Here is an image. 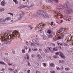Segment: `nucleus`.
<instances>
[{
    "instance_id": "obj_53",
    "label": "nucleus",
    "mask_w": 73,
    "mask_h": 73,
    "mask_svg": "<svg viewBox=\"0 0 73 73\" xmlns=\"http://www.w3.org/2000/svg\"><path fill=\"white\" fill-rule=\"evenodd\" d=\"M8 14H10V15H12V16H13V14L12 13H9Z\"/></svg>"
},
{
    "instance_id": "obj_37",
    "label": "nucleus",
    "mask_w": 73,
    "mask_h": 73,
    "mask_svg": "<svg viewBox=\"0 0 73 73\" xmlns=\"http://www.w3.org/2000/svg\"><path fill=\"white\" fill-rule=\"evenodd\" d=\"M25 6H24L23 5H22L20 6V8H25Z\"/></svg>"
},
{
    "instance_id": "obj_11",
    "label": "nucleus",
    "mask_w": 73,
    "mask_h": 73,
    "mask_svg": "<svg viewBox=\"0 0 73 73\" xmlns=\"http://www.w3.org/2000/svg\"><path fill=\"white\" fill-rule=\"evenodd\" d=\"M64 32H65V30L64 29H62L59 30V32L61 33H64Z\"/></svg>"
},
{
    "instance_id": "obj_25",
    "label": "nucleus",
    "mask_w": 73,
    "mask_h": 73,
    "mask_svg": "<svg viewBox=\"0 0 73 73\" xmlns=\"http://www.w3.org/2000/svg\"><path fill=\"white\" fill-rule=\"evenodd\" d=\"M50 66L51 67H54V64L53 63H51L50 64Z\"/></svg>"
},
{
    "instance_id": "obj_57",
    "label": "nucleus",
    "mask_w": 73,
    "mask_h": 73,
    "mask_svg": "<svg viewBox=\"0 0 73 73\" xmlns=\"http://www.w3.org/2000/svg\"><path fill=\"white\" fill-rule=\"evenodd\" d=\"M25 49H26V50H27V49H28V47H27V46H26L25 47Z\"/></svg>"
},
{
    "instance_id": "obj_5",
    "label": "nucleus",
    "mask_w": 73,
    "mask_h": 73,
    "mask_svg": "<svg viewBox=\"0 0 73 73\" xmlns=\"http://www.w3.org/2000/svg\"><path fill=\"white\" fill-rule=\"evenodd\" d=\"M58 8L59 9H64L65 7V5H58L57 6Z\"/></svg>"
},
{
    "instance_id": "obj_62",
    "label": "nucleus",
    "mask_w": 73,
    "mask_h": 73,
    "mask_svg": "<svg viewBox=\"0 0 73 73\" xmlns=\"http://www.w3.org/2000/svg\"><path fill=\"white\" fill-rule=\"evenodd\" d=\"M56 0H52V3H53V1H55Z\"/></svg>"
},
{
    "instance_id": "obj_59",
    "label": "nucleus",
    "mask_w": 73,
    "mask_h": 73,
    "mask_svg": "<svg viewBox=\"0 0 73 73\" xmlns=\"http://www.w3.org/2000/svg\"><path fill=\"white\" fill-rule=\"evenodd\" d=\"M12 52L13 53V54H15V52L14 51H12Z\"/></svg>"
},
{
    "instance_id": "obj_55",
    "label": "nucleus",
    "mask_w": 73,
    "mask_h": 73,
    "mask_svg": "<svg viewBox=\"0 0 73 73\" xmlns=\"http://www.w3.org/2000/svg\"><path fill=\"white\" fill-rule=\"evenodd\" d=\"M27 73H30V70H27Z\"/></svg>"
},
{
    "instance_id": "obj_56",
    "label": "nucleus",
    "mask_w": 73,
    "mask_h": 73,
    "mask_svg": "<svg viewBox=\"0 0 73 73\" xmlns=\"http://www.w3.org/2000/svg\"><path fill=\"white\" fill-rule=\"evenodd\" d=\"M68 11H69V10L65 11H64V13H65V12H68Z\"/></svg>"
},
{
    "instance_id": "obj_33",
    "label": "nucleus",
    "mask_w": 73,
    "mask_h": 73,
    "mask_svg": "<svg viewBox=\"0 0 73 73\" xmlns=\"http://www.w3.org/2000/svg\"><path fill=\"white\" fill-rule=\"evenodd\" d=\"M22 52L23 53H25V50L24 49H23Z\"/></svg>"
},
{
    "instance_id": "obj_12",
    "label": "nucleus",
    "mask_w": 73,
    "mask_h": 73,
    "mask_svg": "<svg viewBox=\"0 0 73 73\" xmlns=\"http://www.w3.org/2000/svg\"><path fill=\"white\" fill-rule=\"evenodd\" d=\"M5 21H6L5 19H4L3 18H1L0 19V22H1V23H5Z\"/></svg>"
},
{
    "instance_id": "obj_38",
    "label": "nucleus",
    "mask_w": 73,
    "mask_h": 73,
    "mask_svg": "<svg viewBox=\"0 0 73 73\" xmlns=\"http://www.w3.org/2000/svg\"><path fill=\"white\" fill-rule=\"evenodd\" d=\"M26 56L27 57V60H28L29 59V56L28 55V54L27 53L26 54Z\"/></svg>"
},
{
    "instance_id": "obj_63",
    "label": "nucleus",
    "mask_w": 73,
    "mask_h": 73,
    "mask_svg": "<svg viewBox=\"0 0 73 73\" xmlns=\"http://www.w3.org/2000/svg\"><path fill=\"white\" fill-rule=\"evenodd\" d=\"M36 73H39V71H37L36 72Z\"/></svg>"
},
{
    "instance_id": "obj_9",
    "label": "nucleus",
    "mask_w": 73,
    "mask_h": 73,
    "mask_svg": "<svg viewBox=\"0 0 73 73\" xmlns=\"http://www.w3.org/2000/svg\"><path fill=\"white\" fill-rule=\"evenodd\" d=\"M45 1L48 4H52V0H45Z\"/></svg>"
},
{
    "instance_id": "obj_61",
    "label": "nucleus",
    "mask_w": 73,
    "mask_h": 73,
    "mask_svg": "<svg viewBox=\"0 0 73 73\" xmlns=\"http://www.w3.org/2000/svg\"><path fill=\"white\" fill-rule=\"evenodd\" d=\"M52 45H53V46H55V44H52Z\"/></svg>"
},
{
    "instance_id": "obj_39",
    "label": "nucleus",
    "mask_w": 73,
    "mask_h": 73,
    "mask_svg": "<svg viewBox=\"0 0 73 73\" xmlns=\"http://www.w3.org/2000/svg\"><path fill=\"white\" fill-rule=\"evenodd\" d=\"M47 8H48V9H51V7H50L49 6H47Z\"/></svg>"
},
{
    "instance_id": "obj_17",
    "label": "nucleus",
    "mask_w": 73,
    "mask_h": 73,
    "mask_svg": "<svg viewBox=\"0 0 73 73\" xmlns=\"http://www.w3.org/2000/svg\"><path fill=\"white\" fill-rule=\"evenodd\" d=\"M39 35H40V36H44V33H43V32H42V31H39Z\"/></svg>"
},
{
    "instance_id": "obj_22",
    "label": "nucleus",
    "mask_w": 73,
    "mask_h": 73,
    "mask_svg": "<svg viewBox=\"0 0 73 73\" xmlns=\"http://www.w3.org/2000/svg\"><path fill=\"white\" fill-rule=\"evenodd\" d=\"M30 45H31V46H35L36 44H35L31 43L30 44Z\"/></svg>"
},
{
    "instance_id": "obj_52",
    "label": "nucleus",
    "mask_w": 73,
    "mask_h": 73,
    "mask_svg": "<svg viewBox=\"0 0 73 73\" xmlns=\"http://www.w3.org/2000/svg\"><path fill=\"white\" fill-rule=\"evenodd\" d=\"M26 44L27 45H28L29 44V42H28L27 41H26Z\"/></svg>"
},
{
    "instance_id": "obj_31",
    "label": "nucleus",
    "mask_w": 73,
    "mask_h": 73,
    "mask_svg": "<svg viewBox=\"0 0 73 73\" xmlns=\"http://www.w3.org/2000/svg\"><path fill=\"white\" fill-rule=\"evenodd\" d=\"M59 63H62V64H63L64 63V61L63 60H60L59 61Z\"/></svg>"
},
{
    "instance_id": "obj_18",
    "label": "nucleus",
    "mask_w": 73,
    "mask_h": 73,
    "mask_svg": "<svg viewBox=\"0 0 73 73\" xmlns=\"http://www.w3.org/2000/svg\"><path fill=\"white\" fill-rule=\"evenodd\" d=\"M4 60L5 61H7V62H10V60H9V59H8L7 58H4Z\"/></svg>"
},
{
    "instance_id": "obj_58",
    "label": "nucleus",
    "mask_w": 73,
    "mask_h": 73,
    "mask_svg": "<svg viewBox=\"0 0 73 73\" xmlns=\"http://www.w3.org/2000/svg\"><path fill=\"white\" fill-rule=\"evenodd\" d=\"M5 70V69L4 68H3L1 69V70L2 71H4V70Z\"/></svg>"
},
{
    "instance_id": "obj_49",
    "label": "nucleus",
    "mask_w": 73,
    "mask_h": 73,
    "mask_svg": "<svg viewBox=\"0 0 73 73\" xmlns=\"http://www.w3.org/2000/svg\"><path fill=\"white\" fill-rule=\"evenodd\" d=\"M60 69H62V70H63V69H64V67H63V66L61 67Z\"/></svg>"
},
{
    "instance_id": "obj_28",
    "label": "nucleus",
    "mask_w": 73,
    "mask_h": 73,
    "mask_svg": "<svg viewBox=\"0 0 73 73\" xmlns=\"http://www.w3.org/2000/svg\"><path fill=\"white\" fill-rule=\"evenodd\" d=\"M53 50H54V51H57V47H55L53 48Z\"/></svg>"
},
{
    "instance_id": "obj_44",
    "label": "nucleus",
    "mask_w": 73,
    "mask_h": 73,
    "mask_svg": "<svg viewBox=\"0 0 73 73\" xmlns=\"http://www.w3.org/2000/svg\"><path fill=\"white\" fill-rule=\"evenodd\" d=\"M59 49L61 50H63V48L61 47H60L59 48Z\"/></svg>"
},
{
    "instance_id": "obj_34",
    "label": "nucleus",
    "mask_w": 73,
    "mask_h": 73,
    "mask_svg": "<svg viewBox=\"0 0 73 73\" xmlns=\"http://www.w3.org/2000/svg\"><path fill=\"white\" fill-rule=\"evenodd\" d=\"M69 70H70V68H66L65 69V70L66 71Z\"/></svg>"
},
{
    "instance_id": "obj_45",
    "label": "nucleus",
    "mask_w": 73,
    "mask_h": 73,
    "mask_svg": "<svg viewBox=\"0 0 73 73\" xmlns=\"http://www.w3.org/2000/svg\"><path fill=\"white\" fill-rule=\"evenodd\" d=\"M54 23L53 22H51V23H50V25H51V26H52L53 25V23Z\"/></svg>"
},
{
    "instance_id": "obj_60",
    "label": "nucleus",
    "mask_w": 73,
    "mask_h": 73,
    "mask_svg": "<svg viewBox=\"0 0 73 73\" xmlns=\"http://www.w3.org/2000/svg\"><path fill=\"white\" fill-rule=\"evenodd\" d=\"M28 66H31V64H30V63H28Z\"/></svg>"
},
{
    "instance_id": "obj_8",
    "label": "nucleus",
    "mask_w": 73,
    "mask_h": 73,
    "mask_svg": "<svg viewBox=\"0 0 73 73\" xmlns=\"http://www.w3.org/2000/svg\"><path fill=\"white\" fill-rule=\"evenodd\" d=\"M59 56L61 58H65V56L64 55V54L62 52L60 53Z\"/></svg>"
},
{
    "instance_id": "obj_35",
    "label": "nucleus",
    "mask_w": 73,
    "mask_h": 73,
    "mask_svg": "<svg viewBox=\"0 0 73 73\" xmlns=\"http://www.w3.org/2000/svg\"><path fill=\"white\" fill-rule=\"evenodd\" d=\"M25 8L26 9H29V6H25Z\"/></svg>"
},
{
    "instance_id": "obj_24",
    "label": "nucleus",
    "mask_w": 73,
    "mask_h": 73,
    "mask_svg": "<svg viewBox=\"0 0 73 73\" xmlns=\"http://www.w3.org/2000/svg\"><path fill=\"white\" fill-rule=\"evenodd\" d=\"M32 50L33 51H37V48H33L32 49Z\"/></svg>"
},
{
    "instance_id": "obj_29",
    "label": "nucleus",
    "mask_w": 73,
    "mask_h": 73,
    "mask_svg": "<svg viewBox=\"0 0 73 73\" xmlns=\"http://www.w3.org/2000/svg\"><path fill=\"white\" fill-rule=\"evenodd\" d=\"M13 1L15 2V4H18V2L16 0H13Z\"/></svg>"
},
{
    "instance_id": "obj_16",
    "label": "nucleus",
    "mask_w": 73,
    "mask_h": 73,
    "mask_svg": "<svg viewBox=\"0 0 73 73\" xmlns=\"http://www.w3.org/2000/svg\"><path fill=\"white\" fill-rule=\"evenodd\" d=\"M1 5L3 6H4L5 5V1H3L1 3Z\"/></svg>"
},
{
    "instance_id": "obj_46",
    "label": "nucleus",
    "mask_w": 73,
    "mask_h": 73,
    "mask_svg": "<svg viewBox=\"0 0 73 73\" xmlns=\"http://www.w3.org/2000/svg\"><path fill=\"white\" fill-rule=\"evenodd\" d=\"M55 54L57 56H58V55L59 54V52H56Z\"/></svg>"
},
{
    "instance_id": "obj_43",
    "label": "nucleus",
    "mask_w": 73,
    "mask_h": 73,
    "mask_svg": "<svg viewBox=\"0 0 73 73\" xmlns=\"http://www.w3.org/2000/svg\"><path fill=\"white\" fill-rule=\"evenodd\" d=\"M61 36V37L62 38V39L64 37H65V35H62L60 36Z\"/></svg>"
},
{
    "instance_id": "obj_42",
    "label": "nucleus",
    "mask_w": 73,
    "mask_h": 73,
    "mask_svg": "<svg viewBox=\"0 0 73 73\" xmlns=\"http://www.w3.org/2000/svg\"><path fill=\"white\" fill-rule=\"evenodd\" d=\"M8 70H11V71H12L13 70H14V69H12L11 68H9Z\"/></svg>"
},
{
    "instance_id": "obj_36",
    "label": "nucleus",
    "mask_w": 73,
    "mask_h": 73,
    "mask_svg": "<svg viewBox=\"0 0 73 73\" xmlns=\"http://www.w3.org/2000/svg\"><path fill=\"white\" fill-rule=\"evenodd\" d=\"M29 27L30 29H32L33 28V27H32V25H29Z\"/></svg>"
},
{
    "instance_id": "obj_19",
    "label": "nucleus",
    "mask_w": 73,
    "mask_h": 73,
    "mask_svg": "<svg viewBox=\"0 0 73 73\" xmlns=\"http://www.w3.org/2000/svg\"><path fill=\"white\" fill-rule=\"evenodd\" d=\"M57 44L58 45H60V46H63V45H64L63 43H60V42H57Z\"/></svg>"
},
{
    "instance_id": "obj_4",
    "label": "nucleus",
    "mask_w": 73,
    "mask_h": 73,
    "mask_svg": "<svg viewBox=\"0 0 73 73\" xmlns=\"http://www.w3.org/2000/svg\"><path fill=\"white\" fill-rule=\"evenodd\" d=\"M47 33V34H48V33L49 34V37H50V38H52L53 36L55 35V33H54L52 32L51 31L49 30L48 31Z\"/></svg>"
},
{
    "instance_id": "obj_47",
    "label": "nucleus",
    "mask_w": 73,
    "mask_h": 73,
    "mask_svg": "<svg viewBox=\"0 0 73 73\" xmlns=\"http://www.w3.org/2000/svg\"><path fill=\"white\" fill-rule=\"evenodd\" d=\"M56 69L58 70H60V68L59 67H57Z\"/></svg>"
},
{
    "instance_id": "obj_41",
    "label": "nucleus",
    "mask_w": 73,
    "mask_h": 73,
    "mask_svg": "<svg viewBox=\"0 0 73 73\" xmlns=\"http://www.w3.org/2000/svg\"><path fill=\"white\" fill-rule=\"evenodd\" d=\"M50 72L51 73H56V71H50Z\"/></svg>"
},
{
    "instance_id": "obj_51",
    "label": "nucleus",
    "mask_w": 73,
    "mask_h": 73,
    "mask_svg": "<svg viewBox=\"0 0 73 73\" xmlns=\"http://www.w3.org/2000/svg\"><path fill=\"white\" fill-rule=\"evenodd\" d=\"M10 64V63H9L8 64V65H10V66H12V64Z\"/></svg>"
},
{
    "instance_id": "obj_54",
    "label": "nucleus",
    "mask_w": 73,
    "mask_h": 73,
    "mask_svg": "<svg viewBox=\"0 0 73 73\" xmlns=\"http://www.w3.org/2000/svg\"><path fill=\"white\" fill-rule=\"evenodd\" d=\"M39 52H42V49H39Z\"/></svg>"
},
{
    "instance_id": "obj_21",
    "label": "nucleus",
    "mask_w": 73,
    "mask_h": 73,
    "mask_svg": "<svg viewBox=\"0 0 73 73\" xmlns=\"http://www.w3.org/2000/svg\"><path fill=\"white\" fill-rule=\"evenodd\" d=\"M0 64H1L2 65H6L5 63L3 61H0Z\"/></svg>"
},
{
    "instance_id": "obj_30",
    "label": "nucleus",
    "mask_w": 73,
    "mask_h": 73,
    "mask_svg": "<svg viewBox=\"0 0 73 73\" xmlns=\"http://www.w3.org/2000/svg\"><path fill=\"white\" fill-rule=\"evenodd\" d=\"M42 36V37L44 39V40H45L46 38V36L45 35H43Z\"/></svg>"
},
{
    "instance_id": "obj_1",
    "label": "nucleus",
    "mask_w": 73,
    "mask_h": 73,
    "mask_svg": "<svg viewBox=\"0 0 73 73\" xmlns=\"http://www.w3.org/2000/svg\"><path fill=\"white\" fill-rule=\"evenodd\" d=\"M5 33L8 36L9 35L10 38L13 39H14L15 37H19L20 36V33L17 31H13L12 32V31H8L5 32Z\"/></svg>"
},
{
    "instance_id": "obj_40",
    "label": "nucleus",
    "mask_w": 73,
    "mask_h": 73,
    "mask_svg": "<svg viewBox=\"0 0 73 73\" xmlns=\"http://www.w3.org/2000/svg\"><path fill=\"white\" fill-rule=\"evenodd\" d=\"M42 30V28H39L38 29L39 32H40H40H41Z\"/></svg>"
},
{
    "instance_id": "obj_6",
    "label": "nucleus",
    "mask_w": 73,
    "mask_h": 73,
    "mask_svg": "<svg viewBox=\"0 0 73 73\" xmlns=\"http://www.w3.org/2000/svg\"><path fill=\"white\" fill-rule=\"evenodd\" d=\"M64 4L66 6V9H68L70 8V4H69L68 3L66 2Z\"/></svg>"
},
{
    "instance_id": "obj_50",
    "label": "nucleus",
    "mask_w": 73,
    "mask_h": 73,
    "mask_svg": "<svg viewBox=\"0 0 73 73\" xmlns=\"http://www.w3.org/2000/svg\"><path fill=\"white\" fill-rule=\"evenodd\" d=\"M31 48H29V52H31Z\"/></svg>"
},
{
    "instance_id": "obj_7",
    "label": "nucleus",
    "mask_w": 73,
    "mask_h": 73,
    "mask_svg": "<svg viewBox=\"0 0 73 73\" xmlns=\"http://www.w3.org/2000/svg\"><path fill=\"white\" fill-rule=\"evenodd\" d=\"M23 15H24V12H21L20 14L18 16V20H19L21 19L23 16Z\"/></svg>"
},
{
    "instance_id": "obj_20",
    "label": "nucleus",
    "mask_w": 73,
    "mask_h": 73,
    "mask_svg": "<svg viewBox=\"0 0 73 73\" xmlns=\"http://www.w3.org/2000/svg\"><path fill=\"white\" fill-rule=\"evenodd\" d=\"M11 18L10 17H7L5 18V20H7V21H9L10 20H11Z\"/></svg>"
},
{
    "instance_id": "obj_15",
    "label": "nucleus",
    "mask_w": 73,
    "mask_h": 73,
    "mask_svg": "<svg viewBox=\"0 0 73 73\" xmlns=\"http://www.w3.org/2000/svg\"><path fill=\"white\" fill-rule=\"evenodd\" d=\"M47 49H48V51H50V52H52V53H53V51H52V48L51 47H47Z\"/></svg>"
},
{
    "instance_id": "obj_3",
    "label": "nucleus",
    "mask_w": 73,
    "mask_h": 73,
    "mask_svg": "<svg viewBox=\"0 0 73 73\" xmlns=\"http://www.w3.org/2000/svg\"><path fill=\"white\" fill-rule=\"evenodd\" d=\"M32 41L33 42H34L35 44H36L38 46H40L41 45V44L40 43V42L38 41V38L33 39Z\"/></svg>"
},
{
    "instance_id": "obj_26",
    "label": "nucleus",
    "mask_w": 73,
    "mask_h": 73,
    "mask_svg": "<svg viewBox=\"0 0 73 73\" xmlns=\"http://www.w3.org/2000/svg\"><path fill=\"white\" fill-rule=\"evenodd\" d=\"M31 57H32V58H35V54H32L31 55Z\"/></svg>"
},
{
    "instance_id": "obj_32",
    "label": "nucleus",
    "mask_w": 73,
    "mask_h": 73,
    "mask_svg": "<svg viewBox=\"0 0 73 73\" xmlns=\"http://www.w3.org/2000/svg\"><path fill=\"white\" fill-rule=\"evenodd\" d=\"M45 52L46 53H48V52H49V51L47 49V48H46V49H45Z\"/></svg>"
},
{
    "instance_id": "obj_48",
    "label": "nucleus",
    "mask_w": 73,
    "mask_h": 73,
    "mask_svg": "<svg viewBox=\"0 0 73 73\" xmlns=\"http://www.w3.org/2000/svg\"><path fill=\"white\" fill-rule=\"evenodd\" d=\"M55 1L56 3H57L58 2V0H55Z\"/></svg>"
},
{
    "instance_id": "obj_27",
    "label": "nucleus",
    "mask_w": 73,
    "mask_h": 73,
    "mask_svg": "<svg viewBox=\"0 0 73 73\" xmlns=\"http://www.w3.org/2000/svg\"><path fill=\"white\" fill-rule=\"evenodd\" d=\"M62 39L61 36H58L57 37V40H60Z\"/></svg>"
},
{
    "instance_id": "obj_64",
    "label": "nucleus",
    "mask_w": 73,
    "mask_h": 73,
    "mask_svg": "<svg viewBox=\"0 0 73 73\" xmlns=\"http://www.w3.org/2000/svg\"><path fill=\"white\" fill-rule=\"evenodd\" d=\"M65 46H68V44H65Z\"/></svg>"
},
{
    "instance_id": "obj_2",
    "label": "nucleus",
    "mask_w": 73,
    "mask_h": 73,
    "mask_svg": "<svg viewBox=\"0 0 73 73\" xmlns=\"http://www.w3.org/2000/svg\"><path fill=\"white\" fill-rule=\"evenodd\" d=\"M37 13L38 15H41L43 17H44V18H46L47 19L49 18L48 14H46V13L43 10H40L38 11L37 12Z\"/></svg>"
},
{
    "instance_id": "obj_13",
    "label": "nucleus",
    "mask_w": 73,
    "mask_h": 73,
    "mask_svg": "<svg viewBox=\"0 0 73 73\" xmlns=\"http://www.w3.org/2000/svg\"><path fill=\"white\" fill-rule=\"evenodd\" d=\"M36 57L37 58H38L39 59H41L42 58V57L40 56V55L38 54H37L36 55Z\"/></svg>"
},
{
    "instance_id": "obj_14",
    "label": "nucleus",
    "mask_w": 73,
    "mask_h": 73,
    "mask_svg": "<svg viewBox=\"0 0 73 73\" xmlns=\"http://www.w3.org/2000/svg\"><path fill=\"white\" fill-rule=\"evenodd\" d=\"M30 5L31 7H33L34 6V2L33 1L31 2L30 4Z\"/></svg>"
},
{
    "instance_id": "obj_23",
    "label": "nucleus",
    "mask_w": 73,
    "mask_h": 73,
    "mask_svg": "<svg viewBox=\"0 0 73 73\" xmlns=\"http://www.w3.org/2000/svg\"><path fill=\"white\" fill-rule=\"evenodd\" d=\"M5 9L4 8H1L0 9V12H3Z\"/></svg>"
},
{
    "instance_id": "obj_10",
    "label": "nucleus",
    "mask_w": 73,
    "mask_h": 73,
    "mask_svg": "<svg viewBox=\"0 0 73 73\" xmlns=\"http://www.w3.org/2000/svg\"><path fill=\"white\" fill-rule=\"evenodd\" d=\"M65 13H73V10H70L67 12L65 11Z\"/></svg>"
}]
</instances>
